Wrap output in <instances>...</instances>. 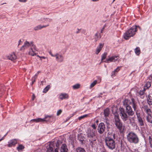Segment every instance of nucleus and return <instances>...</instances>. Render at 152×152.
<instances>
[{
    "label": "nucleus",
    "mask_w": 152,
    "mask_h": 152,
    "mask_svg": "<svg viewBox=\"0 0 152 152\" xmlns=\"http://www.w3.org/2000/svg\"><path fill=\"white\" fill-rule=\"evenodd\" d=\"M43 20H47L48 22H51L52 21V19L50 18H43Z\"/></svg>",
    "instance_id": "40"
},
{
    "label": "nucleus",
    "mask_w": 152,
    "mask_h": 152,
    "mask_svg": "<svg viewBox=\"0 0 152 152\" xmlns=\"http://www.w3.org/2000/svg\"><path fill=\"white\" fill-rule=\"evenodd\" d=\"M148 141L150 147L152 148V138L151 136H149Z\"/></svg>",
    "instance_id": "29"
},
{
    "label": "nucleus",
    "mask_w": 152,
    "mask_h": 152,
    "mask_svg": "<svg viewBox=\"0 0 152 152\" xmlns=\"http://www.w3.org/2000/svg\"><path fill=\"white\" fill-rule=\"evenodd\" d=\"M54 145L53 143H50L46 146V152H54Z\"/></svg>",
    "instance_id": "10"
},
{
    "label": "nucleus",
    "mask_w": 152,
    "mask_h": 152,
    "mask_svg": "<svg viewBox=\"0 0 152 152\" xmlns=\"http://www.w3.org/2000/svg\"><path fill=\"white\" fill-rule=\"evenodd\" d=\"M142 107L144 109V111L150 108L147 105H144Z\"/></svg>",
    "instance_id": "38"
},
{
    "label": "nucleus",
    "mask_w": 152,
    "mask_h": 152,
    "mask_svg": "<svg viewBox=\"0 0 152 152\" xmlns=\"http://www.w3.org/2000/svg\"><path fill=\"white\" fill-rule=\"evenodd\" d=\"M62 111L61 110H59L57 112V115L58 116L59 115L62 113Z\"/></svg>",
    "instance_id": "43"
},
{
    "label": "nucleus",
    "mask_w": 152,
    "mask_h": 152,
    "mask_svg": "<svg viewBox=\"0 0 152 152\" xmlns=\"http://www.w3.org/2000/svg\"><path fill=\"white\" fill-rule=\"evenodd\" d=\"M126 138L127 141L131 143L137 144L139 141V139L137 135L134 132H129L127 134Z\"/></svg>",
    "instance_id": "6"
},
{
    "label": "nucleus",
    "mask_w": 152,
    "mask_h": 152,
    "mask_svg": "<svg viewBox=\"0 0 152 152\" xmlns=\"http://www.w3.org/2000/svg\"><path fill=\"white\" fill-rule=\"evenodd\" d=\"M76 152H86L84 148L81 147H78L76 149Z\"/></svg>",
    "instance_id": "25"
},
{
    "label": "nucleus",
    "mask_w": 152,
    "mask_h": 152,
    "mask_svg": "<svg viewBox=\"0 0 152 152\" xmlns=\"http://www.w3.org/2000/svg\"><path fill=\"white\" fill-rule=\"evenodd\" d=\"M115 57H118V56H115Z\"/></svg>",
    "instance_id": "62"
},
{
    "label": "nucleus",
    "mask_w": 152,
    "mask_h": 152,
    "mask_svg": "<svg viewBox=\"0 0 152 152\" xmlns=\"http://www.w3.org/2000/svg\"><path fill=\"white\" fill-rule=\"evenodd\" d=\"M116 135L115 133L108 132L107 136L105 137L104 142L105 145L107 148L111 150L114 149L115 148V140Z\"/></svg>",
    "instance_id": "2"
},
{
    "label": "nucleus",
    "mask_w": 152,
    "mask_h": 152,
    "mask_svg": "<svg viewBox=\"0 0 152 152\" xmlns=\"http://www.w3.org/2000/svg\"><path fill=\"white\" fill-rule=\"evenodd\" d=\"M144 111L148 115H151V111L150 108Z\"/></svg>",
    "instance_id": "33"
},
{
    "label": "nucleus",
    "mask_w": 152,
    "mask_h": 152,
    "mask_svg": "<svg viewBox=\"0 0 152 152\" xmlns=\"http://www.w3.org/2000/svg\"><path fill=\"white\" fill-rule=\"evenodd\" d=\"M3 139V138H2L1 139H0V142L1 141V140H2Z\"/></svg>",
    "instance_id": "58"
},
{
    "label": "nucleus",
    "mask_w": 152,
    "mask_h": 152,
    "mask_svg": "<svg viewBox=\"0 0 152 152\" xmlns=\"http://www.w3.org/2000/svg\"><path fill=\"white\" fill-rule=\"evenodd\" d=\"M9 58V60H11L12 61H13L15 62V61L16 59L17 58Z\"/></svg>",
    "instance_id": "41"
},
{
    "label": "nucleus",
    "mask_w": 152,
    "mask_h": 152,
    "mask_svg": "<svg viewBox=\"0 0 152 152\" xmlns=\"http://www.w3.org/2000/svg\"><path fill=\"white\" fill-rule=\"evenodd\" d=\"M114 123L120 133H122L124 130L125 126L119 119L118 115H115L114 116Z\"/></svg>",
    "instance_id": "7"
},
{
    "label": "nucleus",
    "mask_w": 152,
    "mask_h": 152,
    "mask_svg": "<svg viewBox=\"0 0 152 152\" xmlns=\"http://www.w3.org/2000/svg\"><path fill=\"white\" fill-rule=\"evenodd\" d=\"M56 60L59 62H61L63 61V58H56Z\"/></svg>",
    "instance_id": "37"
},
{
    "label": "nucleus",
    "mask_w": 152,
    "mask_h": 152,
    "mask_svg": "<svg viewBox=\"0 0 152 152\" xmlns=\"http://www.w3.org/2000/svg\"><path fill=\"white\" fill-rule=\"evenodd\" d=\"M97 81L96 80H94L93 83H92L90 86V87L92 88L94 87L97 83Z\"/></svg>",
    "instance_id": "34"
},
{
    "label": "nucleus",
    "mask_w": 152,
    "mask_h": 152,
    "mask_svg": "<svg viewBox=\"0 0 152 152\" xmlns=\"http://www.w3.org/2000/svg\"><path fill=\"white\" fill-rule=\"evenodd\" d=\"M103 152H104V151Z\"/></svg>",
    "instance_id": "63"
},
{
    "label": "nucleus",
    "mask_w": 152,
    "mask_h": 152,
    "mask_svg": "<svg viewBox=\"0 0 152 152\" xmlns=\"http://www.w3.org/2000/svg\"><path fill=\"white\" fill-rule=\"evenodd\" d=\"M104 113L105 117H108L110 114L109 109L107 108L104 110Z\"/></svg>",
    "instance_id": "20"
},
{
    "label": "nucleus",
    "mask_w": 152,
    "mask_h": 152,
    "mask_svg": "<svg viewBox=\"0 0 152 152\" xmlns=\"http://www.w3.org/2000/svg\"><path fill=\"white\" fill-rule=\"evenodd\" d=\"M123 104L125 108V110L123 108L120 107L119 110L120 111V116L124 121H126L128 119L129 116H132L134 114V112L130 105L132 106L136 113L137 111H140L137 109V102L133 98L131 100L125 99L123 102Z\"/></svg>",
    "instance_id": "1"
},
{
    "label": "nucleus",
    "mask_w": 152,
    "mask_h": 152,
    "mask_svg": "<svg viewBox=\"0 0 152 152\" xmlns=\"http://www.w3.org/2000/svg\"><path fill=\"white\" fill-rule=\"evenodd\" d=\"M54 152H58V149H55L54 151Z\"/></svg>",
    "instance_id": "53"
},
{
    "label": "nucleus",
    "mask_w": 152,
    "mask_h": 152,
    "mask_svg": "<svg viewBox=\"0 0 152 152\" xmlns=\"http://www.w3.org/2000/svg\"><path fill=\"white\" fill-rule=\"evenodd\" d=\"M101 37L100 35V34L98 32L96 33L95 35L94 39L96 41H97Z\"/></svg>",
    "instance_id": "23"
},
{
    "label": "nucleus",
    "mask_w": 152,
    "mask_h": 152,
    "mask_svg": "<svg viewBox=\"0 0 152 152\" xmlns=\"http://www.w3.org/2000/svg\"><path fill=\"white\" fill-rule=\"evenodd\" d=\"M7 145V146L9 147H14L17 143V140L16 139H12L9 141Z\"/></svg>",
    "instance_id": "11"
},
{
    "label": "nucleus",
    "mask_w": 152,
    "mask_h": 152,
    "mask_svg": "<svg viewBox=\"0 0 152 152\" xmlns=\"http://www.w3.org/2000/svg\"><path fill=\"white\" fill-rule=\"evenodd\" d=\"M49 54L52 56H55L56 57H61V54L60 53H56L54 54H53L51 52H49Z\"/></svg>",
    "instance_id": "21"
},
{
    "label": "nucleus",
    "mask_w": 152,
    "mask_h": 152,
    "mask_svg": "<svg viewBox=\"0 0 152 152\" xmlns=\"http://www.w3.org/2000/svg\"><path fill=\"white\" fill-rule=\"evenodd\" d=\"M151 83L149 82H147L145 84L144 88L145 90L148 89L151 86Z\"/></svg>",
    "instance_id": "22"
},
{
    "label": "nucleus",
    "mask_w": 152,
    "mask_h": 152,
    "mask_svg": "<svg viewBox=\"0 0 152 152\" xmlns=\"http://www.w3.org/2000/svg\"><path fill=\"white\" fill-rule=\"evenodd\" d=\"M24 146L22 144H19L18 146L17 147V149L18 151L23 150L24 148Z\"/></svg>",
    "instance_id": "24"
},
{
    "label": "nucleus",
    "mask_w": 152,
    "mask_h": 152,
    "mask_svg": "<svg viewBox=\"0 0 152 152\" xmlns=\"http://www.w3.org/2000/svg\"><path fill=\"white\" fill-rule=\"evenodd\" d=\"M6 90V88L4 85H0V97L4 94Z\"/></svg>",
    "instance_id": "15"
},
{
    "label": "nucleus",
    "mask_w": 152,
    "mask_h": 152,
    "mask_svg": "<svg viewBox=\"0 0 152 152\" xmlns=\"http://www.w3.org/2000/svg\"><path fill=\"white\" fill-rule=\"evenodd\" d=\"M137 28L140 29V27L139 26H133L124 33L123 35L124 38L125 39L128 40L131 37H133L135 34Z\"/></svg>",
    "instance_id": "5"
},
{
    "label": "nucleus",
    "mask_w": 152,
    "mask_h": 152,
    "mask_svg": "<svg viewBox=\"0 0 152 152\" xmlns=\"http://www.w3.org/2000/svg\"><path fill=\"white\" fill-rule=\"evenodd\" d=\"M87 116H88V115H87V114L85 115H83V116H81L78 119L79 120H81L82 119L87 117Z\"/></svg>",
    "instance_id": "36"
},
{
    "label": "nucleus",
    "mask_w": 152,
    "mask_h": 152,
    "mask_svg": "<svg viewBox=\"0 0 152 152\" xmlns=\"http://www.w3.org/2000/svg\"><path fill=\"white\" fill-rule=\"evenodd\" d=\"M115 1V0H113V2Z\"/></svg>",
    "instance_id": "60"
},
{
    "label": "nucleus",
    "mask_w": 152,
    "mask_h": 152,
    "mask_svg": "<svg viewBox=\"0 0 152 152\" xmlns=\"http://www.w3.org/2000/svg\"><path fill=\"white\" fill-rule=\"evenodd\" d=\"M47 20H43V19H42L41 23L44 22V23H47Z\"/></svg>",
    "instance_id": "50"
},
{
    "label": "nucleus",
    "mask_w": 152,
    "mask_h": 152,
    "mask_svg": "<svg viewBox=\"0 0 152 152\" xmlns=\"http://www.w3.org/2000/svg\"><path fill=\"white\" fill-rule=\"evenodd\" d=\"M104 28H105V26H104L102 28V29L101 30V33H103V32L104 29Z\"/></svg>",
    "instance_id": "52"
},
{
    "label": "nucleus",
    "mask_w": 152,
    "mask_h": 152,
    "mask_svg": "<svg viewBox=\"0 0 152 152\" xmlns=\"http://www.w3.org/2000/svg\"><path fill=\"white\" fill-rule=\"evenodd\" d=\"M50 88V86L49 85H47L43 89V92L45 93H46L49 90Z\"/></svg>",
    "instance_id": "27"
},
{
    "label": "nucleus",
    "mask_w": 152,
    "mask_h": 152,
    "mask_svg": "<svg viewBox=\"0 0 152 152\" xmlns=\"http://www.w3.org/2000/svg\"><path fill=\"white\" fill-rule=\"evenodd\" d=\"M38 56V57H41L40 56ZM41 57H43L42 56H41Z\"/></svg>",
    "instance_id": "61"
},
{
    "label": "nucleus",
    "mask_w": 152,
    "mask_h": 152,
    "mask_svg": "<svg viewBox=\"0 0 152 152\" xmlns=\"http://www.w3.org/2000/svg\"><path fill=\"white\" fill-rule=\"evenodd\" d=\"M98 122H99L97 120H96V123L97 124V125H98Z\"/></svg>",
    "instance_id": "57"
},
{
    "label": "nucleus",
    "mask_w": 152,
    "mask_h": 152,
    "mask_svg": "<svg viewBox=\"0 0 152 152\" xmlns=\"http://www.w3.org/2000/svg\"><path fill=\"white\" fill-rule=\"evenodd\" d=\"M78 139L79 141L82 142H83V141H84V138L82 137L81 135H79L78 136Z\"/></svg>",
    "instance_id": "35"
},
{
    "label": "nucleus",
    "mask_w": 152,
    "mask_h": 152,
    "mask_svg": "<svg viewBox=\"0 0 152 152\" xmlns=\"http://www.w3.org/2000/svg\"><path fill=\"white\" fill-rule=\"evenodd\" d=\"M32 96H33V97H32V100H33L34 99V98H35V96H34V94H33V95H32Z\"/></svg>",
    "instance_id": "54"
},
{
    "label": "nucleus",
    "mask_w": 152,
    "mask_h": 152,
    "mask_svg": "<svg viewBox=\"0 0 152 152\" xmlns=\"http://www.w3.org/2000/svg\"><path fill=\"white\" fill-rule=\"evenodd\" d=\"M91 126L94 129H95L96 128V126L95 124H94L92 125Z\"/></svg>",
    "instance_id": "47"
},
{
    "label": "nucleus",
    "mask_w": 152,
    "mask_h": 152,
    "mask_svg": "<svg viewBox=\"0 0 152 152\" xmlns=\"http://www.w3.org/2000/svg\"><path fill=\"white\" fill-rule=\"evenodd\" d=\"M148 99V100H152V97L150 94L148 95V96L147 100Z\"/></svg>",
    "instance_id": "45"
},
{
    "label": "nucleus",
    "mask_w": 152,
    "mask_h": 152,
    "mask_svg": "<svg viewBox=\"0 0 152 152\" xmlns=\"http://www.w3.org/2000/svg\"><path fill=\"white\" fill-rule=\"evenodd\" d=\"M104 124L103 123H100L98 126V132L100 134H102L104 132L105 129Z\"/></svg>",
    "instance_id": "9"
},
{
    "label": "nucleus",
    "mask_w": 152,
    "mask_h": 152,
    "mask_svg": "<svg viewBox=\"0 0 152 152\" xmlns=\"http://www.w3.org/2000/svg\"><path fill=\"white\" fill-rule=\"evenodd\" d=\"M41 72V71H38V72H37L35 74V75L34 76V77L36 78H37V76L39 74V73H40Z\"/></svg>",
    "instance_id": "42"
},
{
    "label": "nucleus",
    "mask_w": 152,
    "mask_h": 152,
    "mask_svg": "<svg viewBox=\"0 0 152 152\" xmlns=\"http://www.w3.org/2000/svg\"><path fill=\"white\" fill-rule=\"evenodd\" d=\"M152 100H147V102L148 104L149 105H151L152 104Z\"/></svg>",
    "instance_id": "44"
},
{
    "label": "nucleus",
    "mask_w": 152,
    "mask_h": 152,
    "mask_svg": "<svg viewBox=\"0 0 152 152\" xmlns=\"http://www.w3.org/2000/svg\"><path fill=\"white\" fill-rule=\"evenodd\" d=\"M37 78L33 77L31 78L32 80V85L35 82Z\"/></svg>",
    "instance_id": "39"
},
{
    "label": "nucleus",
    "mask_w": 152,
    "mask_h": 152,
    "mask_svg": "<svg viewBox=\"0 0 152 152\" xmlns=\"http://www.w3.org/2000/svg\"><path fill=\"white\" fill-rule=\"evenodd\" d=\"M40 58V59L41 60L42 59H41V58ZM44 58V59H45V58L44 57V58Z\"/></svg>",
    "instance_id": "59"
},
{
    "label": "nucleus",
    "mask_w": 152,
    "mask_h": 152,
    "mask_svg": "<svg viewBox=\"0 0 152 152\" xmlns=\"http://www.w3.org/2000/svg\"><path fill=\"white\" fill-rule=\"evenodd\" d=\"M29 48H30L28 53L29 55L32 56H37L36 51H37V48L32 42H29L27 41H26L23 45L20 48V50L23 51Z\"/></svg>",
    "instance_id": "3"
},
{
    "label": "nucleus",
    "mask_w": 152,
    "mask_h": 152,
    "mask_svg": "<svg viewBox=\"0 0 152 152\" xmlns=\"http://www.w3.org/2000/svg\"><path fill=\"white\" fill-rule=\"evenodd\" d=\"M136 115L139 125L141 126H144V119L142 118V115L140 114V111H137Z\"/></svg>",
    "instance_id": "8"
},
{
    "label": "nucleus",
    "mask_w": 152,
    "mask_h": 152,
    "mask_svg": "<svg viewBox=\"0 0 152 152\" xmlns=\"http://www.w3.org/2000/svg\"><path fill=\"white\" fill-rule=\"evenodd\" d=\"M80 87V85L79 84H76L73 86V88L74 89L79 88Z\"/></svg>",
    "instance_id": "32"
},
{
    "label": "nucleus",
    "mask_w": 152,
    "mask_h": 152,
    "mask_svg": "<svg viewBox=\"0 0 152 152\" xmlns=\"http://www.w3.org/2000/svg\"><path fill=\"white\" fill-rule=\"evenodd\" d=\"M69 97L68 94L66 93H62L59 95V98L61 100L64 99H68Z\"/></svg>",
    "instance_id": "17"
},
{
    "label": "nucleus",
    "mask_w": 152,
    "mask_h": 152,
    "mask_svg": "<svg viewBox=\"0 0 152 152\" xmlns=\"http://www.w3.org/2000/svg\"><path fill=\"white\" fill-rule=\"evenodd\" d=\"M99 0H92V1L96 2L99 1Z\"/></svg>",
    "instance_id": "55"
},
{
    "label": "nucleus",
    "mask_w": 152,
    "mask_h": 152,
    "mask_svg": "<svg viewBox=\"0 0 152 152\" xmlns=\"http://www.w3.org/2000/svg\"><path fill=\"white\" fill-rule=\"evenodd\" d=\"M20 2L22 3H25L26 2L27 0H18Z\"/></svg>",
    "instance_id": "49"
},
{
    "label": "nucleus",
    "mask_w": 152,
    "mask_h": 152,
    "mask_svg": "<svg viewBox=\"0 0 152 152\" xmlns=\"http://www.w3.org/2000/svg\"><path fill=\"white\" fill-rule=\"evenodd\" d=\"M134 52L135 54L138 55L140 53V49L139 47L136 48L134 50Z\"/></svg>",
    "instance_id": "26"
},
{
    "label": "nucleus",
    "mask_w": 152,
    "mask_h": 152,
    "mask_svg": "<svg viewBox=\"0 0 152 152\" xmlns=\"http://www.w3.org/2000/svg\"><path fill=\"white\" fill-rule=\"evenodd\" d=\"M145 91V90L144 89L138 92V94H139L140 96H142L144 94Z\"/></svg>",
    "instance_id": "30"
},
{
    "label": "nucleus",
    "mask_w": 152,
    "mask_h": 152,
    "mask_svg": "<svg viewBox=\"0 0 152 152\" xmlns=\"http://www.w3.org/2000/svg\"><path fill=\"white\" fill-rule=\"evenodd\" d=\"M121 67V66H118L114 71H113L112 72V76L113 77L116 76V75L117 74V73L120 70Z\"/></svg>",
    "instance_id": "18"
},
{
    "label": "nucleus",
    "mask_w": 152,
    "mask_h": 152,
    "mask_svg": "<svg viewBox=\"0 0 152 152\" xmlns=\"http://www.w3.org/2000/svg\"><path fill=\"white\" fill-rule=\"evenodd\" d=\"M60 143V142L59 141H57L56 143V147H59Z\"/></svg>",
    "instance_id": "48"
},
{
    "label": "nucleus",
    "mask_w": 152,
    "mask_h": 152,
    "mask_svg": "<svg viewBox=\"0 0 152 152\" xmlns=\"http://www.w3.org/2000/svg\"><path fill=\"white\" fill-rule=\"evenodd\" d=\"M87 138L90 142V144L94 147L97 143V137L95 134L94 130L88 129L86 132Z\"/></svg>",
    "instance_id": "4"
},
{
    "label": "nucleus",
    "mask_w": 152,
    "mask_h": 152,
    "mask_svg": "<svg viewBox=\"0 0 152 152\" xmlns=\"http://www.w3.org/2000/svg\"><path fill=\"white\" fill-rule=\"evenodd\" d=\"M104 45V44L103 43H100L99 45L97 46L96 50L95 53L96 54H98L100 52L103 48Z\"/></svg>",
    "instance_id": "13"
},
{
    "label": "nucleus",
    "mask_w": 152,
    "mask_h": 152,
    "mask_svg": "<svg viewBox=\"0 0 152 152\" xmlns=\"http://www.w3.org/2000/svg\"><path fill=\"white\" fill-rule=\"evenodd\" d=\"M146 119L147 121L149 123L150 121L152 120V116L151 115H147L146 116Z\"/></svg>",
    "instance_id": "28"
},
{
    "label": "nucleus",
    "mask_w": 152,
    "mask_h": 152,
    "mask_svg": "<svg viewBox=\"0 0 152 152\" xmlns=\"http://www.w3.org/2000/svg\"><path fill=\"white\" fill-rule=\"evenodd\" d=\"M22 42L21 41V39H20L18 41V46L20 45L21 44V43Z\"/></svg>",
    "instance_id": "51"
},
{
    "label": "nucleus",
    "mask_w": 152,
    "mask_h": 152,
    "mask_svg": "<svg viewBox=\"0 0 152 152\" xmlns=\"http://www.w3.org/2000/svg\"><path fill=\"white\" fill-rule=\"evenodd\" d=\"M51 117L49 116H48L45 117L44 118L42 119L41 118H37V119H33L31 121H31H34L36 122H42L44 121H46L47 120H46V118H48V120H49V119Z\"/></svg>",
    "instance_id": "12"
},
{
    "label": "nucleus",
    "mask_w": 152,
    "mask_h": 152,
    "mask_svg": "<svg viewBox=\"0 0 152 152\" xmlns=\"http://www.w3.org/2000/svg\"><path fill=\"white\" fill-rule=\"evenodd\" d=\"M107 55V52H104L102 56V57H106Z\"/></svg>",
    "instance_id": "46"
},
{
    "label": "nucleus",
    "mask_w": 152,
    "mask_h": 152,
    "mask_svg": "<svg viewBox=\"0 0 152 152\" xmlns=\"http://www.w3.org/2000/svg\"><path fill=\"white\" fill-rule=\"evenodd\" d=\"M115 58H109L108 59H106V58H102L101 60L103 62L109 63L111 62H115Z\"/></svg>",
    "instance_id": "14"
},
{
    "label": "nucleus",
    "mask_w": 152,
    "mask_h": 152,
    "mask_svg": "<svg viewBox=\"0 0 152 152\" xmlns=\"http://www.w3.org/2000/svg\"><path fill=\"white\" fill-rule=\"evenodd\" d=\"M106 121L107 122V121H108V120L107 118H106Z\"/></svg>",
    "instance_id": "56"
},
{
    "label": "nucleus",
    "mask_w": 152,
    "mask_h": 152,
    "mask_svg": "<svg viewBox=\"0 0 152 152\" xmlns=\"http://www.w3.org/2000/svg\"><path fill=\"white\" fill-rule=\"evenodd\" d=\"M68 149L66 145L65 144H63L61 148V152H68Z\"/></svg>",
    "instance_id": "16"
},
{
    "label": "nucleus",
    "mask_w": 152,
    "mask_h": 152,
    "mask_svg": "<svg viewBox=\"0 0 152 152\" xmlns=\"http://www.w3.org/2000/svg\"><path fill=\"white\" fill-rule=\"evenodd\" d=\"M18 56H17L15 53L12 52L9 54V55L8 56V57H17Z\"/></svg>",
    "instance_id": "31"
},
{
    "label": "nucleus",
    "mask_w": 152,
    "mask_h": 152,
    "mask_svg": "<svg viewBox=\"0 0 152 152\" xmlns=\"http://www.w3.org/2000/svg\"><path fill=\"white\" fill-rule=\"evenodd\" d=\"M48 26L49 24H48L47 25L45 26L43 25L42 26H41V25H38L35 27L34 28V29L35 30H39L42 29V28L46 27Z\"/></svg>",
    "instance_id": "19"
}]
</instances>
